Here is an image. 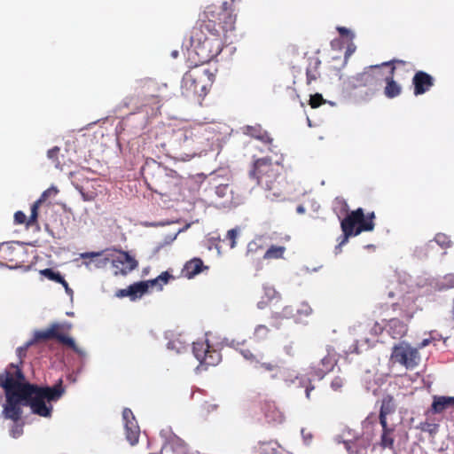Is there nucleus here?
Returning <instances> with one entry per match:
<instances>
[{
  "mask_svg": "<svg viewBox=\"0 0 454 454\" xmlns=\"http://www.w3.org/2000/svg\"><path fill=\"white\" fill-rule=\"evenodd\" d=\"M5 403L2 415L6 419L18 422L22 417V406H29L32 413L50 418L53 407L51 402L59 401L65 393L62 380L52 387H42L26 381L23 372H17V379H8L4 383Z\"/></svg>",
  "mask_w": 454,
  "mask_h": 454,
  "instance_id": "f257e3e1",
  "label": "nucleus"
},
{
  "mask_svg": "<svg viewBox=\"0 0 454 454\" xmlns=\"http://www.w3.org/2000/svg\"><path fill=\"white\" fill-rule=\"evenodd\" d=\"M224 36L220 31H207L199 25L194 27L191 36L192 52L197 56L199 64H206L217 57L224 44Z\"/></svg>",
  "mask_w": 454,
  "mask_h": 454,
  "instance_id": "f03ea898",
  "label": "nucleus"
},
{
  "mask_svg": "<svg viewBox=\"0 0 454 454\" xmlns=\"http://www.w3.org/2000/svg\"><path fill=\"white\" fill-rule=\"evenodd\" d=\"M215 78V71L203 64L195 63L182 79V94L187 98L200 102L208 93Z\"/></svg>",
  "mask_w": 454,
  "mask_h": 454,
  "instance_id": "7ed1b4c3",
  "label": "nucleus"
},
{
  "mask_svg": "<svg viewBox=\"0 0 454 454\" xmlns=\"http://www.w3.org/2000/svg\"><path fill=\"white\" fill-rule=\"evenodd\" d=\"M233 12L227 2L222 5H208L200 15L199 25L207 31H220L224 36L225 33L235 29L236 15Z\"/></svg>",
  "mask_w": 454,
  "mask_h": 454,
  "instance_id": "20e7f679",
  "label": "nucleus"
},
{
  "mask_svg": "<svg viewBox=\"0 0 454 454\" xmlns=\"http://www.w3.org/2000/svg\"><path fill=\"white\" fill-rule=\"evenodd\" d=\"M282 160V154H276L275 160L268 156L257 159L253 163L249 176L262 187L273 190L278 184V178L283 169Z\"/></svg>",
  "mask_w": 454,
  "mask_h": 454,
  "instance_id": "39448f33",
  "label": "nucleus"
},
{
  "mask_svg": "<svg viewBox=\"0 0 454 454\" xmlns=\"http://www.w3.org/2000/svg\"><path fill=\"white\" fill-rule=\"evenodd\" d=\"M374 219V212L365 215L364 209L361 207L348 214L340 223L343 236L341 241H340L339 245L336 247V249H340L341 246L345 245L349 237L357 236L363 231H373L375 226Z\"/></svg>",
  "mask_w": 454,
  "mask_h": 454,
  "instance_id": "423d86ee",
  "label": "nucleus"
},
{
  "mask_svg": "<svg viewBox=\"0 0 454 454\" xmlns=\"http://www.w3.org/2000/svg\"><path fill=\"white\" fill-rule=\"evenodd\" d=\"M380 65L370 66L362 73L356 74L350 79V84L353 89L366 88L365 99H370L374 96L380 82L383 80V74L380 70Z\"/></svg>",
  "mask_w": 454,
  "mask_h": 454,
  "instance_id": "0eeeda50",
  "label": "nucleus"
},
{
  "mask_svg": "<svg viewBox=\"0 0 454 454\" xmlns=\"http://www.w3.org/2000/svg\"><path fill=\"white\" fill-rule=\"evenodd\" d=\"M391 360L403 365L408 370H412L418 366L420 356L417 348L406 342H401L393 348Z\"/></svg>",
  "mask_w": 454,
  "mask_h": 454,
  "instance_id": "6e6552de",
  "label": "nucleus"
},
{
  "mask_svg": "<svg viewBox=\"0 0 454 454\" xmlns=\"http://www.w3.org/2000/svg\"><path fill=\"white\" fill-rule=\"evenodd\" d=\"M176 142L178 143L181 154L186 157H193L200 150V137L194 129H182L175 132Z\"/></svg>",
  "mask_w": 454,
  "mask_h": 454,
  "instance_id": "1a4fd4ad",
  "label": "nucleus"
},
{
  "mask_svg": "<svg viewBox=\"0 0 454 454\" xmlns=\"http://www.w3.org/2000/svg\"><path fill=\"white\" fill-rule=\"evenodd\" d=\"M192 352L200 364L205 368L215 366L222 360L221 353L210 346L207 340L194 342Z\"/></svg>",
  "mask_w": 454,
  "mask_h": 454,
  "instance_id": "9d476101",
  "label": "nucleus"
},
{
  "mask_svg": "<svg viewBox=\"0 0 454 454\" xmlns=\"http://www.w3.org/2000/svg\"><path fill=\"white\" fill-rule=\"evenodd\" d=\"M239 352L242 356L255 369L268 372H274L279 370L278 363L266 360L264 355L257 350L253 351L247 348H241Z\"/></svg>",
  "mask_w": 454,
  "mask_h": 454,
  "instance_id": "9b49d317",
  "label": "nucleus"
},
{
  "mask_svg": "<svg viewBox=\"0 0 454 454\" xmlns=\"http://www.w3.org/2000/svg\"><path fill=\"white\" fill-rule=\"evenodd\" d=\"M114 275H127L137 267V260L128 252L118 250L115 254H110Z\"/></svg>",
  "mask_w": 454,
  "mask_h": 454,
  "instance_id": "f8f14e48",
  "label": "nucleus"
},
{
  "mask_svg": "<svg viewBox=\"0 0 454 454\" xmlns=\"http://www.w3.org/2000/svg\"><path fill=\"white\" fill-rule=\"evenodd\" d=\"M54 329L55 328H51V326H49L45 330L35 331L34 333V341H36V342L37 341H45V340L55 339L59 343L66 345L68 348H70L71 349H73L75 353H77V354L82 353L81 350L79 349V348L77 347V345L75 344V341L74 340L73 338H71L69 336L57 335L54 333Z\"/></svg>",
  "mask_w": 454,
  "mask_h": 454,
  "instance_id": "ddd939ff",
  "label": "nucleus"
},
{
  "mask_svg": "<svg viewBox=\"0 0 454 454\" xmlns=\"http://www.w3.org/2000/svg\"><path fill=\"white\" fill-rule=\"evenodd\" d=\"M54 329L55 328H51V326H49L45 330L35 331L34 333V341H36V342L37 341H45V340L55 339L59 343L66 345L68 348H70L71 349H73L75 353H77V354L82 353L81 350L79 349V348L77 347V345L75 344V341L74 340L73 338H71L69 336L57 335L54 333Z\"/></svg>",
  "mask_w": 454,
  "mask_h": 454,
  "instance_id": "4468645a",
  "label": "nucleus"
},
{
  "mask_svg": "<svg viewBox=\"0 0 454 454\" xmlns=\"http://www.w3.org/2000/svg\"><path fill=\"white\" fill-rule=\"evenodd\" d=\"M122 419L124 421L126 439L131 445L137 444L139 439L140 428L132 411L129 408H125L122 411Z\"/></svg>",
  "mask_w": 454,
  "mask_h": 454,
  "instance_id": "2eb2a0df",
  "label": "nucleus"
},
{
  "mask_svg": "<svg viewBox=\"0 0 454 454\" xmlns=\"http://www.w3.org/2000/svg\"><path fill=\"white\" fill-rule=\"evenodd\" d=\"M215 194L222 200L221 204L224 207H235L242 201V196L239 192H235L233 186L229 184L216 186Z\"/></svg>",
  "mask_w": 454,
  "mask_h": 454,
  "instance_id": "dca6fc26",
  "label": "nucleus"
},
{
  "mask_svg": "<svg viewBox=\"0 0 454 454\" xmlns=\"http://www.w3.org/2000/svg\"><path fill=\"white\" fill-rule=\"evenodd\" d=\"M262 411L265 421L271 426L282 424L285 421V415L273 401H264L262 403Z\"/></svg>",
  "mask_w": 454,
  "mask_h": 454,
  "instance_id": "f3484780",
  "label": "nucleus"
},
{
  "mask_svg": "<svg viewBox=\"0 0 454 454\" xmlns=\"http://www.w3.org/2000/svg\"><path fill=\"white\" fill-rule=\"evenodd\" d=\"M412 85L414 87V95H422L434 85V79L427 72L418 71L412 78Z\"/></svg>",
  "mask_w": 454,
  "mask_h": 454,
  "instance_id": "a211bd4d",
  "label": "nucleus"
},
{
  "mask_svg": "<svg viewBox=\"0 0 454 454\" xmlns=\"http://www.w3.org/2000/svg\"><path fill=\"white\" fill-rule=\"evenodd\" d=\"M148 288L149 284L146 281H140L130 285L125 289L118 290L116 295L120 298L129 296L131 301H135L142 297L148 291Z\"/></svg>",
  "mask_w": 454,
  "mask_h": 454,
  "instance_id": "6ab92c4d",
  "label": "nucleus"
},
{
  "mask_svg": "<svg viewBox=\"0 0 454 454\" xmlns=\"http://www.w3.org/2000/svg\"><path fill=\"white\" fill-rule=\"evenodd\" d=\"M336 364L335 355L328 353L320 360L318 364L311 367L312 373L321 380L334 368Z\"/></svg>",
  "mask_w": 454,
  "mask_h": 454,
  "instance_id": "aec40b11",
  "label": "nucleus"
},
{
  "mask_svg": "<svg viewBox=\"0 0 454 454\" xmlns=\"http://www.w3.org/2000/svg\"><path fill=\"white\" fill-rule=\"evenodd\" d=\"M207 269H208V267L204 265L200 258L194 257L185 262L181 273L184 278L191 279L200 274L203 270Z\"/></svg>",
  "mask_w": 454,
  "mask_h": 454,
  "instance_id": "412c9836",
  "label": "nucleus"
},
{
  "mask_svg": "<svg viewBox=\"0 0 454 454\" xmlns=\"http://www.w3.org/2000/svg\"><path fill=\"white\" fill-rule=\"evenodd\" d=\"M395 72V67H392L389 70V74L385 77L386 86L384 88V95L387 98H394L398 97L402 93V87L397 82L395 81L394 75Z\"/></svg>",
  "mask_w": 454,
  "mask_h": 454,
  "instance_id": "4be33fe9",
  "label": "nucleus"
},
{
  "mask_svg": "<svg viewBox=\"0 0 454 454\" xmlns=\"http://www.w3.org/2000/svg\"><path fill=\"white\" fill-rule=\"evenodd\" d=\"M171 451L172 454H192L187 444L179 437L173 436L162 447L161 451Z\"/></svg>",
  "mask_w": 454,
  "mask_h": 454,
  "instance_id": "5701e85b",
  "label": "nucleus"
},
{
  "mask_svg": "<svg viewBox=\"0 0 454 454\" xmlns=\"http://www.w3.org/2000/svg\"><path fill=\"white\" fill-rule=\"evenodd\" d=\"M395 403L394 397L390 395H385L381 400V405L379 414L380 424H384L387 421V416L393 414L395 411Z\"/></svg>",
  "mask_w": 454,
  "mask_h": 454,
  "instance_id": "b1692460",
  "label": "nucleus"
},
{
  "mask_svg": "<svg viewBox=\"0 0 454 454\" xmlns=\"http://www.w3.org/2000/svg\"><path fill=\"white\" fill-rule=\"evenodd\" d=\"M256 451L258 454H287L276 441L260 442Z\"/></svg>",
  "mask_w": 454,
  "mask_h": 454,
  "instance_id": "393cba45",
  "label": "nucleus"
},
{
  "mask_svg": "<svg viewBox=\"0 0 454 454\" xmlns=\"http://www.w3.org/2000/svg\"><path fill=\"white\" fill-rule=\"evenodd\" d=\"M244 133L247 136L261 140L265 144L271 145L273 141V139L269 136V134L265 130L262 129L260 125L247 126L245 128Z\"/></svg>",
  "mask_w": 454,
  "mask_h": 454,
  "instance_id": "a878e982",
  "label": "nucleus"
},
{
  "mask_svg": "<svg viewBox=\"0 0 454 454\" xmlns=\"http://www.w3.org/2000/svg\"><path fill=\"white\" fill-rule=\"evenodd\" d=\"M452 405H454V396H434L431 411L434 414H439Z\"/></svg>",
  "mask_w": 454,
  "mask_h": 454,
  "instance_id": "bb28decb",
  "label": "nucleus"
},
{
  "mask_svg": "<svg viewBox=\"0 0 454 454\" xmlns=\"http://www.w3.org/2000/svg\"><path fill=\"white\" fill-rule=\"evenodd\" d=\"M382 427V433L380 436V446L383 448L393 449L394 448V432L395 427L388 426L387 421L384 424H380Z\"/></svg>",
  "mask_w": 454,
  "mask_h": 454,
  "instance_id": "cd10ccee",
  "label": "nucleus"
},
{
  "mask_svg": "<svg viewBox=\"0 0 454 454\" xmlns=\"http://www.w3.org/2000/svg\"><path fill=\"white\" fill-rule=\"evenodd\" d=\"M160 174L159 176L153 181L154 191L160 194H166L172 188V184L168 182V176L162 170L160 169Z\"/></svg>",
  "mask_w": 454,
  "mask_h": 454,
  "instance_id": "c85d7f7f",
  "label": "nucleus"
},
{
  "mask_svg": "<svg viewBox=\"0 0 454 454\" xmlns=\"http://www.w3.org/2000/svg\"><path fill=\"white\" fill-rule=\"evenodd\" d=\"M320 65L321 61L318 59H315L313 61L309 62L306 69V82L308 85H310L320 77Z\"/></svg>",
  "mask_w": 454,
  "mask_h": 454,
  "instance_id": "c756f323",
  "label": "nucleus"
},
{
  "mask_svg": "<svg viewBox=\"0 0 454 454\" xmlns=\"http://www.w3.org/2000/svg\"><path fill=\"white\" fill-rule=\"evenodd\" d=\"M176 278L168 271L166 270L153 279L147 280L149 287H157L158 290H162L163 286L167 285L170 280Z\"/></svg>",
  "mask_w": 454,
  "mask_h": 454,
  "instance_id": "7c9ffc66",
  "label": "nucleus"
},
{
  "mask_svg": "<svg viewBox=\"0 0 454 454\" xmlns=\"http://www.w3.org/2000/svg\"><path fill=\"white\" fill-rule=\"evenodd\" d=\"M286 248L284 246H271L263 254V259L272 260L283 258Z\"/></svg>",
  "mask_w": 454,
  "mask_h": 454,
  "instance_id": "2f4dec72",
  "label": "nucleus"
},
{
  "mask_svg": "<svg viewBox=\"0 0 454 454\" xmlns=\"http://www.w3.org/2000/svg\"><path fill=\"white\" fill-rule=\"evenodd\" d=\"M51 328H55L54 333L59 336H68L67 333L71 331L73 325L70 322H55L50 325Z\"/></svg>",
  "mask_w": 454,
  "mask_h": 454,
  "instance_id": "473e14b6",
  "label": "nucleus"
},
{
  "mask_svg": "<svg viewBox=\"0 0 454 454\" xmlns=\"http://www.w3.org/2000/svg\"><path fill=\"white\" fill-rule=\"evenodd\" d=\"M40 274L56 283L59 284L64 282V278L61 276V274L59 271H54L52 269L47 268L42 270H40Z\"/></svg>",
  "mask_w": 454,
  "mask_h": 454,
  "instance_id": "72a5a7b5",
  "label": "nucleus"
},
{
  "mask_svg": "<svg viewBox=\"0 0 454 454\" xmlns=\"http://www.w3.org/2000/svg\"><path fill=\"white\" fill-rule=\"evenodd\" d=\"M41 201L35 200L31 206V214L27 222V227L33 226L37 223L38 209L41 206Z\"/></svg>",
  "mask_w": 454,
  "mask_h": 454,
  "instance_id": "f704fd0d",
  "label": "nucleus"
},
{
  "mask_svg": "<svg viewBox=\"0 0 454 454\" xmlns=\"http://www.w3.org/2000/svg\"><path fill=\"white\" fill-rule=\"evenodd\" d=\"M10 369H12L14 370L13 372L12 371H6L5 372V378L4 380L0 381V387H2L4 388V383L8 380V379H11L12 380H15L17 379V372H22L21 368H20L19 366L13 364H10Z\"/></svg>",
  "mask_w": 454,
  "mask_h": 454,
  "instance_id": "c9c22d12",
  "label": "nucleus"
},
{
  "mask_svg": "<svg viewBox=\"0 0 454 454\" xmlns=\"http://www.w3.org/2000/svg\"><path fill=\"white\" fill-rule=\"evenodd\" d=\"M434 241L442 248L450 247L451 245L450 237L444 233H437L434 237Z\"/></svg>",
  "mask_w": 454,
  "mask_h": 454,
  "instance_id": "e433bc0d",
  "label": "nucleus"
},
{
  "mask_svg": "<svg viewBox=\"0 0 454 454\" xmlns=\"http://www.w3.org/2000/svg\"><path fill=\"white\" fill-rule=\"evenodd\" d=\"M270 333V329L263 325H259L256 326L254 336L256 340H264Z\"/></svg>",
  "mask_w": 454,
  "mask_h": 454,
  "instance_id": "4c0bfd02",
  "label": "nucleus"
},
{
  "mask_svg": "<svg viewBox=\"0 0 454 454\" xmlns=\"http://www.w3.org/2000/svg\"><path fill=\"white\" fill-rule=\"evenodd\" d=\"M325 103V100L324 99V98L321 94L316 93V94L310 96L309 106L312 108H317Z\"/></svg>",
  "mask_w": 454,
  "mask_h": 454,
  "instance_id": "58836bf2",
  "label": "nucleus"
},
{
  "mask_svg": "<svg viewBox=\"0 0 454 454\" xmlns=\"http://www.w3.org/2000/svg\"><path fill=\"white\" fill-rule=\"evenodd\" d=\"M60 152V149L59 146H54L53 148L50 149L47 152V156L50 160H51L55 166L58 168L60 165V162L59 160V153Z\"/></svg>",
  "mask_w": 454,
  "mask_h": 454,
  "instance_id": "ea45409f",
  "label": "nucleus"
},
{
  "mask_svg": "<svg viewBox=\"0 0 454 454\" xmlns=\"http://www.w3.org/2000/svg\"><path fill=\"white\" fill-rule=\"evenodd\" d=\"M344 383H345V380L342 377L340 376H336L333 379V380L331 381V388L333 390V391H340L341 388L343 387L344 386Z\"/></svg>",
  "mask_w": 454,
  "mask_h": 454,
  "instance_id": "a19ab883",
  "label": "nucleus"
},
{
  "mask_svg": "<svg viewBox=\"0 0 454 454\" xmlns=\"http://www.w3.org/2000/svg\"><path fill=\"white\" fill-rule=\"evenodd\" d=\"M261 249H262V246L260 245L256 240H252L247 245V254L253 255V254H256Z\"/></svg>",
  "mask_w": 454,
  "mask_h": 454,
  "instance_id": "79ce46f5",
  "label": "nucleus"
},
{
  "mask_svg": "<svg viewBox=\"0 0 454 454\" xmlns=\"http://www.w3.org/2000/svg\"><path fill=\"white\" fill-rule=\"evenodd\" d=\"M201 412L205 413V414H208L212 411H215L217 410L218 408V405L215 404V403H213L211 402H208V401H205L202 404H201Z\"/></svg>",
  "mask_w": 454,
  "mask_h": 454,
  "instance_id": "37998d69",
  "label": "nucleus"
},
{
  "mask_svg": "<svg viewBox=\"0 0 454 454\" xmlns=\"http://www.w3.org/2000/svg\"><path fill=\"white\" fill-rule=\"evenodd\" d=\"M59 192L58 189L55 187H51L45 190L37 200L41 201V203L44 202L49 197L55 196Z\"/></svg>",
  "mask_w": 454,
  "mask_h": 454,
  "instance_id": "c03bdc74",
  "label": "nucleus"
},
{
  "mask_svg": "<svg viewBox=\"0 0 454 454\" xmlns=\"http://www.w3.org/2000/svg\"><path fill=\"white\" fill-rule=\"evenodd\" d=\"M311 313H312V309L306 302H302L300 305L299 309H297V314L300 315V316L308 317V316L311 315Z\"/></svg>",
  "mask_w": 454,
  "mask_h": 454,
  "instance_id": "a18cd8bd",
  "label": "nucleus"
},
{
  "mask_svg": "<svg viewBox=\"0 0 454 454\" xmlns=\"http://www.w3.org/2000/svg\"><path fill=\"white\" fill-rule=\"evenodd\" d=\"M238 237V231L231 229L227 231L226 238L230 240V247L233 248L236 246V239Z\"/></svg>",
  "mask_w": 454,
  "mask_h": 454,
  "instance_id": "49530a36",
  "label": "nucleus"
},
{
  "mask_svg": "<svg viewBox=\"0 0 454 454\" xmlns=\"http://www.w3.org/2000/svg\"><path fill=\"white\" fill-rule=\"evenodd\" d=\"M27 219L28 218H27V215L22 211H17L14 214V222L16 224H27Z\"/></svg>",
  "mask_w": 454,
  "mask_h": 454,
  "instance_id": "de8ad7c7",
  "label": "nucleus"
},
{
  "mask_svg": "<svg viewBox=\"0 0 454 454\" xmlns=\"http://www.w3.org/2000/svg\"><path fill=\"white\" fill-rule=\"evenodd\" d=\"M12 426L10 434L13 438H18L23 434V427L21 425H18L17 422Z\"/></svg>",
  "mask_w": 454,
  "mask_h": 454,
  "instance_id": "09e8293b",
  "label": "nucleus"
},
{
  "mask_svg": "<svg viewBox=\"0 0 454 454\" xmlns=\"http://www.w3.org/2000/svg\"><path fill=\"white\" fill-rule=\"evenodd\" d=\"M263 290H264V294L267 296L268 300H271V299L275 298V296L278 294V293L272 286H265L263 287Z\"/></svg>",
  "mask_w": 454,
  "mask_h": 454,
  "instance_id": "8fccbe9b",
  "label": "nucleus"
},
{
  "mask_svg": "<svg viewBox=\"0 0 454 454\" xmlns=\"http://www.w3.org/2000/svg\"><path fill=\"white\" fill-rule=\"evenodd\" d=\"M337 30L341 36L349 37V38H353V36H354L353 34L351 33V31L345 27H338Z\"/></svg>",
  "mask_w": 454,
  "mask_h": 454,
  "instance_id": "3c124183",
  "label": "nucleus"
},
{
  "mask_svg": "<svg viewBox=\"0 0 454 454\" xmlns=\"http://www.w3.org/2000/svg\"><path fill=\"white\" fill-rule=\"evenodd\" d=\"M405 61L404 60H401V59H392L390 61H387V62H383L382 64H380L381 67H390V68L392 67H395L394 64H398V65H405Z\"/></svg>",
  "mask_w": 454,
  "mask_h": 454,
  "instance_id": "603ef678",
  "label": "nucleus"
},
{
  "mask_svg": "<svg viewBox=\"0 0 454 454\" xmlns=\"http://www.w3.org/2000/svg\"><path fill=\"white\" fill-rule=\"evenodd\" d=\"M285 351L289 356H294V348L292 344L286 346Z\"/></svg>",
  "mask_w": 454,
  "mask_h": 454,
  "instance_id": "864d4df0",
  "label": "nucleus"
},
{
  "mask_svg": "<svg viewBox=\"0 0 454 454\" xmlns=\"http://www.w3.org/2000/svg\"><path fill=\"white\" fill-rule=\"evenodd\" d=\"M59 284L63 286V287L65 288L67 294H73V290L69 287L68 283L65 279H64V282L59 283Z\"/></svg>",
  "mask_w": 454,
  "mask_h": 454,
  "instance_id": "5fc2aeb1",
  "label": "nucleus"
},
{
  "mask_svg": "<svg viewBox=\"0 0 454 454\" xmlns=\"http://www.w3.org/2000/svg\"><path fill=\"white\" fill-rule=\"evenodd\" d=\"M313 389H314V387L311 384H309V386L306 387L305 393H306V397L308 399H310V394Z\"/></svg>",
  "mask_w": 454,
  "mask_h": 454,
  "instance_id": "6e6d98bb",
  "label": "nucleus"
},
{
  "mask_svg": "<svg viewBox=\"0 0 454 454\" xmlns=\"http://www.w3.org/2000/svg\"><path fill=\"white\" fill-rule=\"evenodd\" d=\"M296 211L299 214H303L305 212V208L303 206L300 205L297 207Z\"/></svg>",
  "mask_w": 454,
  "mask_h": 454,
  "instance_id": "4d7b16f0",
  "label": "nucleus"
},
{
  "mask_svg": "<svg viewBox=\"0 0 454 454\" xmlns=\"http://www.w3.org/2000/svg\"><path fill=\"white\" fill-rule=\"evenodd\" d=\"M31 343H32V342H30V344H31ZM28 345H29V343H28L25 348H18V353H19V356H21V354H23V352H25V351H26V349H27V346H28Z\"/></svg>",
  "mask_w": 454,
  "mask_h": 454,
  "instance_id": "13d9d810",
  "label": "nucleus"
},
{
  "mask_svg": "<svg viewBox=\"0 0 454 454\" xmlns=\"http://www.w3.org/2000/svg\"><path fill=\"white\" fill-rule=\"evenodd\" d=\"M266 305H267V302L263 301H259L258 304H257L259 309H264L266 307Z\"/></svg>",
  "mask_w": 454,
  "mask_h": 454,
  "instance_id": "bf43d9fd",
  "label": "nucleus"
},
{
  "mask_svg": "<svg viewBox=\"0 0 454 454\" xmlns=\"http://www.w3.org/2000/svg\"><path fill=\"white\" fill-rule=\"evenodd\" d=\"M391 322L395 325H399L401 327H403V325L399 321V320H395V319H393L391 320Z\"/></svg>",
  "mask_w": 454,
  "mask_h": 454,
  "instance_id": "052dcab7",
  "label": "nucleus"
},
{
  "mask_svg": "<svg viewBox=\"0 0 454 454\" xmlns=\"http://www.w3.org/2000/svg\"><path fill=\"white\" fill-rule=\"evenodd\" d=\"M353 51H354V49H351L350 47H348L346 51V57L350 55Z\"/></svg>",
  "mask_w": 454,
  "mask_h": 454,
  "instance_id": "680f3d73",
  "label": "nucleus"
},
{
  "mask_svg": "<svg viewBox=\"0 0 454 454\" xmlns=\"http://www.w3.org/2000/svg\"><path fill=\"white\" fill-rule=\"evenodd\" d=\"M429 343V340H424L420 345V348L427 346Z\"/></svg>",
  "mask_w": 454,
  "mask_h": 454,
  "instance_id": "e2e57ef3",
  "label": "nucleus"
},
{
  "mask_svg": "<svg viewBox=\"0 0 454 454\" xmlns=\"http://www.w3.org/2000/svg\"><path fill=\"white\" fill-rule=\"evenodd\" d=\"M394 296H395V293H394L393 291H389V292L387 293V297H388V298H393Z\"/></svg>",
  "mask_w": 454,
  "mask_h": 454,
  "instance_id": "0e129e2a",
  "label": "nucleus"
},
{
  "mask_svg": "<svg viewBox=\"0 0 454 454\" xmlns=\"http://www.w3.org/2000/svg\"><path fill=\"white\" fill-rule=\"evenodd\" d=\"M82 195L84 200H91V198L88 197L83 192H82Z\"/></svg>",
  "mask_w": 454,
  "mask_h": 454,
  "instance_id": "69168bd1",
  "label": "nucleus"
},
{
  "mask_svg": "<svg viewBox=\"0 0 454 454\" xmlns=\"http://www.w3.org/2000/svg\"><path fill=\"white\" fill-rule=\"evenodd\" d=\"M392 306H393V309H396V307L398 306V303H393V305H392Z\"/></svg>",
  "mask_w": 454,
  "mask_h": 454,
  "instance_id": "338daca9",
  "label": "nucleus"
}]
</instances>
